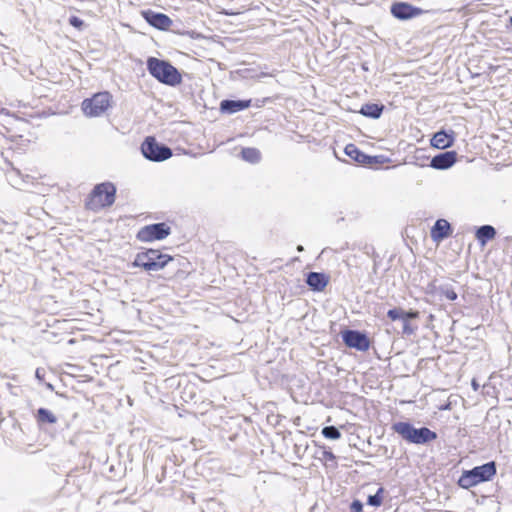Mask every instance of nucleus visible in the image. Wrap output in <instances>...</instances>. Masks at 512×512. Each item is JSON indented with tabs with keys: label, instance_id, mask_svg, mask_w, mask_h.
<instances>
[{
	"label": "nucleus",
	"instance_id": "obj_1",
	"mask_svg": "<svg viewBox=\"0 0 512 512\" xmlns=\"http://www.w3.org/2000/svg\"><path fill=\"white\" fill-rule=\"evenodd\" d=\"M179 264V258L164 254L158 249L149 248L138 252L130 265L133 268H141L147 272H157L166 266H178Z\"/></svg>",
	"mask_w": 512,
	"mask_h": 512
},
{
	"label": "nucleus",
	"instance_id": "obj_2",
	"mask_svg": "<svg viewBox=\"0 0 512 512\" xmlns=\"http://www.w3.org/2000/svg\"><path fill=\"white\" fill-rule=\"evenodd\" d=\"M149 74L158 82L175 87L182 83V74L170 61L150 56L146 60Z\"/></svg>",
	"mask_w": 512,
	"mask_h": 512
},
{
	"label": "nucleus",
	"instance_id": "obj_3",
	"mask_svg": "<svg viewBox=\"0 0 512 512\" xmlns=\"http://www.w3.org/2000/svg\"><path fill=\"white\" fill-rule=\"evenodd\" d=\"M391 430L409 444L425 445L437 439L438 435L426 426L416 428L410 421L394 422Z\"/></svg>",
	"mask_w": 512,
	"mask_h": 512
},
{
	"label": "nucleus",
	"instance_id": "obj_4",
	"mask_svg": "<svg viewBox=\"0 0 512 512\" xmlns=\"http://www.w3.org/2000/svg\"><path fill=\"white\" fill-rule=\"evenodd\" d=\"M497 473V464L495 461H489L472 469L463 470L457 484L463 489H470L480 483L488 482L493 479Z\"/></svg>",
	"mask_w": 512,
	"mask_h": 512
},
{
	"label": "nucleus",
	"instance_id": "obj_5",
	"mask_svg": "<svg viewBox=\"0 0 512 512\" xmlns=\"http://www.w3.org/2000/svg\"><path fill=\"white\" fill-rule=\"evenodd\" d=\"M116 191V186L112 182L96 184L88 196L86 207L98 211L112 206L115 202Z\"/></svg>",
	"mask_w": 512,
	"mask_h": 512
},
{
	"label": "nucleus",
	"instance_id": "obj_6",
	"mask_svg": "<svg viewBox=\"0 0 512 512\" xmlns=\"http://www.w3.org/2000/svg\"><path fill=\"white\" fill-rule=\"evenodd\" d=\"M143 157L151 162H163L172 157V149L156 140L154 136H147L141 144Z\"/></svg>",
	"mask_w": 512,
	"mask_h": 512
},
{
	"label": "nucleus",
	"instance_id": "obj_7",
	"mask_svg": "<svg viewBox=\"0 0 512 512\" xmlns=\"http://www.w3.org/2000/svg\"><path fill=\"white\" fill-rule=\"evenodd\" d=\"M111 100L112 96L109 92H98L92 97L84 99L81 108L86 116L97 117L111 106Z\"/></svg>",
	"mask_w": 512,
	"mask_h": 512
},
{
	"label": "nucleus",
	"instance_id": "obj_8",
	"mask_svg": "<svg viewBox=\"0 0 512 512\" xmlns=\"http://www.w3.org/2000/svg\"><path fill=\"white\" fill-rule=\"evenodd\" d=\"M170 234L171 227L165 222H158L140 228L136 234V239L148 243L163 240Z\"/></svg>",
	"mask_w": 512,
	"mask_h": 512
},
{
	"label": "nucleus",
	"instance_id": "obj_9",
	"mask_svg": "<svg viewBox=\"0 0 512 512\" xmlns=\"http://www.w3.org/2000/svg\"><path fill=\"white\" fill-rule=\"evenodd\" d=\"M340 335L343 343L348 348L366 352L371 346V341L365 331L345 328L340 332Z\"/></svg>",
	"mask_w": 512,
	"mask_h": 512
},
{
	"label": "nucleus",
	"instance_id": "obj_10",
	"mask_svg": "<svg viewBox=\"0 0 512 512\" xmlns=\"http://www.w3.org/2000/svg\"><path fill=\"white\" fill-rule=\"evenodd\" d=\"M390 13L394 18L406 21L424 14L425 11L408 2L395 1L390 6Z\"/></svg>",
	"mask_w": 512,
	"mask_h": 512
},
{
	"label": "nucleus",
	"instance_id": "obj_11",
	"mask_svg": "<svg viewBox=\"0 0 512 512\" xmlns=\"http://www.w3.org/2000/svg\"><path fill=\"white\" fill-rule=\"evenodd\" d=\"M141 16L151 27L161 31H167L173 23L167 14L151 9L142 10Z\"/></svg>",
	"mask_w": 512,
	"mask_h": 512
},
{
	"label": "nucleus",
	"instance_id": "obj_12",
	"mask_svg": "<svg viewBox=\"0 0 512 512\" xmlns=\"http://www.w3.org/2000/svg\"><path fill=\"white\" fill-rule=\"evenodd\" d=\"M456 133L452 129H440L430 139V145L434 148L445 150L454 145Z\"/></svg>",
	"mask_w": 512,
	"mask_h": 512
},
{
	"label": "nucleus",
	"instance_id": "obj_13",
	"mask_svg": "<svg viewBox=\"0 0 512 512\" xmlns=\"http://www.w3.org/2000/svg\"><path fill=\"white\" fill-rule=\"evenodd\" d=\"M458 154L454 150L440 152L431 158L429 166L436 170L451 168L457 161Z\"/></svg>",
	"mask_w": 512,
	"mask_h": 512
},
{
	"label": "nucleus",
	"instance_id": "obj_14",
	"mask_svg": "<svg viewBox=\"0 0 512 512\" xmlns=\"http://www.w3.org/2000/svg\"><path fill=\"white\" fill-rule=\"evenodd\" d=\"M251 103V99H223L220 102L219 110L222 114L232 115L248 109Z\"/></svg>",
	"mask_w": 512,
	"mask_h": 512
},
{
	"label": "nucleus",
	"instance_id": "obj_15",
	"mask_svg": "<svg viewBox=\"0 0 512 512\" xmlns=\"http://www.w3.org/2000/svg\"><path fill=\"white\" fill-rule=\"evenodd\" d=\"M452 233V225L443 218L437 219L430 230L431 239L436 243H440L441 241L449 238Z\"/></svg>",
	"mask_w": 512,
	"mask_h": 512
},
{
	"label": "nucleus",
	"instance_id": "obj_16",
	"mask_svg": "<svg viewBox=\"0 0 512 512\" xmlns=\"http://www.w3.org/2000/svg\"><path fill=\"white\" fill-rule=\"evenodd\" d=\"M306 284L313 292L323 291L329 283V276L324 272L310 271L306 274Z\"/></svg>",
	"mask_w": 512,
	"mask_h": 512
},
{
	"label": "nucleus",
	"instance_id": "obj_17",
	"mask_svg": "<svg viewBox=\"0 0 512 512\" xmlns=\"http://www.w3.org/2000/svg\"><path fill=\"white\" fill-rule=\"evenodd\" d=\"M419 316L420 312L414 309L404 310L401 307H393L387 311V317L391 321L409 320L411 322L418 319Z\"/></svg>",
	"mask_w": 512,
	"mask_h": 512
},
{
	"label": "nucleus",
	"instance_id": "obj_18",
	"mask_svg": "<svg viewBox=\"0 0 512 512\" xmlns=\"http://www.w3.org/2000/svg\"><path fill=\"white\" fill-rule=\"evenodd\" d=\"M497 231L495 227L489 224L479 226L475 230V238L480 246H485L489 241L495 238Z\"/></svg>",
	"mask_w": 512,
	"mask_h": 512
},
{
	"label": "nucleus",
	"instance_id": "obj_19",
	"mask_svg": "<svg viewBox=\"0 0 512 512\" xmlns=\"http://www.w3.org/2000/svg\"><path fill=\"white\" fill-rule=\"evenodd\" d=\"M384 109L385 106L382 103L369 102L363 104L358 112L364 117L376 120L382 116Z\"/></svg>",
	"mask_w": 512,
	"mask_h": 512
},
{
	"label": "nucleus",
	"instance_id": "obj_20",
	"mask_svg": "<svg viewBox=\"0 0 512 512\" xmlns=\"http://www.w3.org/2000/svg\"><path fill=\"white\" fill-rule=\"evenodd\" d=\"M344 153L352 160L364 166L367 154L360 150L355 144L349 143L344 148Z\"/></svg>",
	"mask_w": 512,
	"mask_h": 512
},
{
	"label": "nucleus",
	"instance_id": "obj_21",
	"mask_svg": "<svg viewBox=\"0 0 512 512\" xmlns=\"http://www.w3.org/2000/svg\"><path fill=\"white\" fill-rule=\"evenodd\" d=\"M35 418L39 425L55 424L57 422V417L54 413L44 407H41L36 411Z\"/></svg>",
	"mask_w": 512,
	"mask_h": 512
},
{
	"label": "nucleus",
	"instance_id": "obj_22",
	"mask_svg": "<svg viewBox=\"0 0 512 512\" xmlns=\"http://www.w3.org/2000/svg\"><path fill=\"white\" fill-rule=\"evenodd\" d=\"M241 158L251 164H256L261 160V152L254 147H244L240 152Z\"/></svg>",
	"mask_w": 512,
	"mask_h": 512
},
{
	"label": "nucleus",
	"instance_id": "obj_23",
	"mask_svg": "<svg viewBox=\"0 0 512 512\" xmlns=\"http://www.w3.org/2000/svg\"><path fill=\"white\" fill-rule=\"evenodd\" d=\"M384 491L383 487H379L375 494L368 496L367 504L372 507H380L383 503Z\"/></svg>",
	"mask_w": 512,
	"mask_h": 512
},
{
	"label": "nucleus",
	"instance_id": "obj_24",
	"mask_svg": "<svg viewBox=\"0 0 512 512\" xmlns=\"http://www.w3.org/2000/svg\"><path fill=\"white\" fill-rule=\"evenodd\" d=\"M321 433L326 439L329 440H338L342 435L340 430L333 425L323 427Z\"/></svg>",
	"mask_w": 512,
	"mask_h": 512
},
{
	"label": "nucleus",
	"instance_id": "obj_25",
	"mask_svg": "<svg viewBox=\"0 0 512 512\" xmlns=\"http://www.w3.org/2000/svg\"><path fill=\"white\" fill-rule=\"evenodd\" d=\"M386 161H388V158H386L383 155H369L367 154V158L364 162L365 167H373L376 165L384 164Z\"/></svg>",
	"mask_w": 512,
	"mask_h": 512
},
{
	"label": "nucleus",
	"instance_id": "obj_26",
	"mask_svg": "<svg viewBox=\"0 0 512 512\" xmlns=\"http://www.w3.org/2000/svg\"><path fill=\"white\" fill-rule=\"evenodd\" d=\"M437 291L440 296H444L446 299H448L450 301H455L458 297L455 290L448 285L440 286L437 289Z\"/></svg>",
	"mask_w": 512,
	"mask_h": 512
},
{
	"label": "nucleus",
	"instance_id": "obj_27",
	"mask_svg": "<svg viewBox=\"0 0 512 512\" xmlns=\"http://www.w3.org/2000/svg\"><path fill=\"white\" fill-rule=\"evenodd\" d=\"M402 322V334L403 335H413L417 330V326H413L409 320H400Z\"/></svg>",
	"mask_w": 512,
	"mask_h": 512
},
{
	"label": "nucleus",
	"instance_id": "obj_28",
	"mask_svg": "<svg viewBox=\"0 0 512 512\" xmlns=\"http://www.w3.org/2000/svg\"><path fill=\"white\" fill-rule=\"evenodd\" d=\"M68 22L72 27H74L78 30H82V28L85 25L84 21L80 17L75 16V15L70 16L68 19Z\"/></svg>",
	"mask_w": 512,
	"mask_h": 512
},
{
	"label": "nucleus",
	"instance_id": "obj_29",
	"mask_svg": "<svg viewBox=\"0 0 512 512\" xmlns=\"http://www.w3.org/2000/svg\"><path fill=\"white\" fill-rule=\"evenodd\" d=\"M363 503L362 501H360L359 499H354L351 503H350V512H363Z\"/></svg>",
	"mask_w": 512,
	"mask_h": 512
},
{
	"label": "nucleus",
	"instance_id": "obj_30",
	"mask_svg": "<svg viewBox=\"0 0 512 512\" xmlns=\"http://www.w3.org/2000/svg\"><path fill=\"white\" fill-rule=\"evenodd\" d=\"M322 449H323L322 456L325 460H327V461H335L336 460V456L330 448L323 446Z\"/></svg>",
	"mask_w": 512,
	"mask_h": 512
},
{
	"label": "nucleus",
	"instance_id": "obj_31",
	"mask_svg": "<svg viewBox=\"0 0 512 512\" xmlns=\"http://www.w3.org/2000/svg\"><path fill=\"white\" fill-rule=\"evenodd\" d=\"M35 378L39 381V383H44L45 370L43 368H37L35 371Z\"/></svg>",
	"mask_w": 512,
	"mask_h": 512
},
{
	"label": "nucleus",
	"instance_id": "obj_32",
	"mask_svg": "<svg viewBox=\"0 0 512 512\" xmlns=\"http://www.w3.org/2000/svg\"><path fill=\"white\" fill-rule=\"evenodd\" d=\"M308 445L307 444H302V443H295L294 445V449H295V453L299 454L300 451L302 450L303 448V451H305L307 449Z\"/></svg>",
	"mask_w": 512,
	"mask_h": 512
},
{
	"label": "nucleus",
	"instance_id": "obj_33",
	"mask_svg": "<svg viewBox=\"0 0 512 512\" xmlns=\"http://www.w3.org/2000/svg\"><path fill=\"white\" fill-rule=\"evenodd\" d=\"M471 386H472L474 391H477L479 389V387H480V385L477 383V381L475 379H473L471 381Z\"/></svg>",
	"mask_w": 512,
	"mask_h": 512
},
{
	"label": "nucleus",
	"instance_id": "obj_34",
	"mask_svg": "<svg viewBox=\"0 0 512 512\" xmlns=\"http://www.w3.org/2000/svg\"><path fill=\"white\" fill-rule=\"evenodd\" d=\"M45 385V387L50 390V391H53L54 390V386L50 383V382H45L43 383Z\"/></svg>",
	"mask_w": 512,
	"mask_h": 512
},
{
	"label": "nucleus",
	"instance_id": "obj_35",
	"mask_svg": "<svg viewBox=\"0 0 512 512\" xmlns=\"http://www.w3.org/2000/svg\"><path fill=\"white\" fill-rule=\"evenodd\" d=\"M296 250H297L298 252H303V251H304V247H303L302 245H298V246L296 247Z\"/></svg>",
	"mask_w": 512,
	"mask_h": 512
},
{
	"label": "nucleus",
	"instance_id": "obj_36",
	"mask_svg": "<svg viewBox=\"0 0 512 512\" xmlns=\"http://www.w3.org/2000/svg\"><path fill=\"white\" fill-rule=\"evenodd\" d=\"M508 23H509V27H511V28H512V16H510V17L508 18Z\"/></svg>",
	"mask_w": 512,
	"mask_h": 512
},
{
	"label": "nucleus",
	"instance_id": "obj_37",
	"mask_svg": "<svg viewBox=\"0 0 512 512\" xmlns=\"http://www.w3.org/2000/svg\"><path fill=\"white\" fill-rule=\"evenodd\" d=\"M363 70H368L367 66L365 64L362 65Z\"/></svg>",
	"mask_w": 512,
	"mask_h": 512
},
{
	"label": "nucleus",
	"instance_id": "obj_38",
	"mask_svg": "<svg viewBox=\"0 0 512 512\" xmlns=\"http://www.w3.org/2000/svg\"><path fill=\"white\" fill-rule=\"evenodd\" d=\"M441 409H443V410L449 409V405H446V406L442 407Z\"/></svg>",
	"mask_w": 512,
	"mask_h": 512
}]
</instances>
